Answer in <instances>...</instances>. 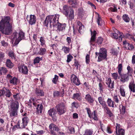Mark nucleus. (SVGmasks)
Here are the masks:
<instances>
[{
  "instance_id": "20",
  "label": "nucleus",
  "mask_w": 135,
  "mask_h": 135,
  "mask_svg": "<svg viewBox=\"0 0 135 135\" xmlns=\"http://www.w3.org/2000/svg\"><path fill=\"white\" fill-rule=\"evenodd\" d=\"M50 130L58 132L60 130L59 128L54 124H51L49 126Z\"/></svg>"
},
{
  "instance_id": "64",
  "label": "nucleus",
  "mask_w": 135,
  "mask_h": 135,
  "mask_svg": "<svg viewBox=\"0 0 135 135\" xmlns=\"http://www.w3.org/2000/svg\"><path fill=\"white\" fill-rule=\"evenodd\" d=\"M132 62L133 64H135V55H133L132 56Z\"/></svg>"
},
{
  "instance_id": "10",
  "label": "nucleus",
  "mask_w": 135,
  "mask_h": 135,
  "mask_svg": "<svg viewBox=\"0 0 135 135\" xmlns=\"http://www.w3.org/2000/svg\"><path fill=\"white\" fill-rule=\"evenodd\" d=\"M114 32H115L111 33L112 37L116 39H119L120 41H122L123 37L124 36L123 33L122 32H120L119 31L116 30L114 31Z\"/></svg>"
},
{
  "instance_id": "49",
  "label": "nucleus",
  "mask_w": 135,
  "mask_h": 135,
  "mask_svg": "<svg viewBox=\"0 0 135 135\" xmlns=\"http://www.w3.org/2000/svg\"><path fill=\"white\" fill-rule=\"evenodd\" d=\"M54 96L59 97L60 96V93L58 91H55L53 93Z\"/></svg>"
},
{
  "instance_id": "37",
  "label": "nucleus",
  "mask_w": 135,
  "mask_h": 135,
  "mask_svg": "<svg viewBox=\"0 0 135 135\" xmlns=\"http://www.w3.org/2000/svg\"><path fill=\"white\" fill-rule=\"evenodd\" d=\"M98 16L97 19V22L99 26H101L103 24V22L100 17L99 16L98 14Z\"/></svg>"
},
{
  "instance_id": "12",
  "label": "nucleus",
  "mask_w": 135,
  "mask_h": 135,
  "mask_svg": "<svg viewBox=\"0 0 135 135\" xmlns=\"http://www.w3.org/2000/svg\"><path fill=\"white\" fill-rule=\"evenodd\" d=\"M63 13L67 17L68 16L69 12L73 10L70 6L67 5H65L63 7Z\"/></svg>"
},
{
  "instance_id": "34",
  "label": "nucleus",
  "mask_w": 135,
  "mask_h": 135,
  "mask_svg": "<svg viewBox=\"0 0 135 135\" xmlns=\"http://www.w3.org/2000/svg\"><path fill=\"white\" fill-rule=\"evenodd\" d=\"M125 47L129 50H132L134 48V46L132 45L129 44V43H127Z\"/></svg>"
},
{
  "instance_id": "44",
  "label": "nucleus",
  "mask_w": 135,
  "mask_h": 135,
  "mask_svg": "<svg viewBox=\"0 0 135 135\" xmlns=\"http://www.w3.org/2000/svg\"><path fill=\"white\" fill-rule=\"evenodd\" d=\"M118 135H124V130L120 128L118 130Z\"/></svg>"
},
{
  "instance_id": "45",
  "label": "nucleus",
  "mask_w": 135,
  "mask_h": 135,
  "mask_svg": "<svg viewBox=\"0 0 135 135\" xmlns=\"http://www.w3.org/2000/svg\"><path fill=\"white\" fill-rule=\"evenodd\" d=\"M58 76H57L56 75H55L54 78L52 80V81L53 83L56 84L57 83V81L58 80Z\"/></svg>"
},
{
  "instance_id": "6",
  "label": "nucleus",
  "mask_w": 135,
  "mask_h": 135,
  "mask_svg": "<svg viewBox=\"0 0 135 135\" xmlns=\"http://www.w3.org/2000/svg\"><path fill=\"white\" fill-rule=\"evenodd\" d=\"M95 54L96 58L97 57V55H99L98 57V60L99 62L101 61L103 59H105L107 55V51L105 49L103 48L100 49L99 52L98 53L96 52Z\"/></svg>"
},
{
  "instance_id": "52",
  "label": "nucleus",
  "mask_w": 135,
  "mask_h": 135,
  "mask_svg": "<svg viewBox=\"0 0 135 135\" xmlns=\"http://www.w3.org/2000/svg\"><path fill=\"white\" fill-rule=\"evenodd\" d=\"M103 40V39L102 37H98L97 40V42L98 45L101 44H102Z\"/></svg>"
},
{
  "instance_id": "36",
  "label": "nucleus",
  "mask_w": 135,
  "mask_h": 135,
  "mask_svg": "<svg viewBox=\"0 0 135 135\" xmlns=\"http://www.w3.org/2000/svg\"><path fill=\"white\" fill-rule=\"evenodd\" d=\"M93 131L90 129H86L83 135H92Z\"/></svg>"
},
{
  "instance_id": "48",
  "label": "nucleus",
  "mask_w": 135,
  "mask_h": 135,
  "mask_svg": "<svg viewBox=\"0 0 135 135\" xmlns=\"http://www.w3.org/2000/svg\"><path fill=\"white\" fill-rule=\"evenodd\" d=\"M85 109L87 110V113L89 117L90 118H92L91 113V111L90 109L88 108H86Z\"/></svg>"
},
{
  "instance_id": "31",
  "label": "nucleus",
  "mask_w": 135,
  "mask_h": 135,
  "mask_svg": "<svg viewBox=\"0 0 135 135\" xmlns=\"http://www.w3.org/2000/svg\"><path fill=\"white\" fill-rule=\"evenodd\" d=\"M73 98L80 100H81V98L78 93H76L73 94Z\"/></svg>"
},
{
  "instance_id": "32",
  "label": "nucleus",
  "mask_w": 135,
  "mask_h": 135,
  "mask_svg": "<svg viewBox=\"0 0 135 135\" xmlns=\"http://www.w3.org/2000/svg\"><path fill=\"white\" fill-rule=\"evenodd\" d=\"M119 109L120 113L122 114H124L125 112V107L122 105H120Z\"/></svg>"
},
{
  "instance_id": "55",
  "label": "nucleus",
  "mask_w": 135,
  "mask_h": 135,
  "mask_svg": "<svg viewBox=\"0 0 135 135\" xmlns=\"http://www.w3.org/2000/svg\"><path fill=\"white\" fill-rule=\"evenodd\" d=\"M117 10V8L115 7H114V8L111 7L108 9L109 11H112L113 12H116Z\"/></svg>"
},
{
  "instance_id": "29",
  "label": "nucleus",
  "mask_w": 135,
  "mask_h": 135,
  "mask_svg": "<svg viewBox=\"0 0 135 135\" xmlns=\"http://www.w3.org/2000/svg\"><path fill=\"white\" fill-rule=\"evenodd\" d=\"M122 18L124 21L126 22H129L130 21V18L128 15L127 14H124Z\"/></svg>"
},
{
  "instance_id": "18",
  "label": "nucleus",
  "mask_w": 135,
  "mask_h": 135,
  "mask_svg": "<svg viewBox=\"0 0 135 135\" xmlns=\"http://www.w3.org/2000/svg\"><path fill=\"white\" fill-rule=\"evenodd\" d=\"M85 99L89 103H92L94 101L93 98L89 94H87L85 95Z\"/></svg>"
},
{
  "instance_id": "35",
  "label": "nucleus",
  "mask_w": 135,
  "mask_h": 135,
  "mask_svg": "<svg viewBox=\"0 0 135 135\" xmlns=\"http://www.w3.org/2000/svg\"><path fill=\"white\" fill-rule=\"evenodd\" d=\"M119 90L121 95L123 97L125 96V93L124 89L123 88L122 86L119 87Z\"/></svg>"
},
{
  "instance_id": "9",
  "label": "nucleus",
  "mask_w": 135,
  "mask_h": 135,
  "mask_svg": "<svg viewBox=\"0 0 135 135\" xmlns=\"http://www.w3.org/2000/svg\"><path fill=\"white\" fill-rule=\"evenodd\" d=\"M12 94L10 90L7 88H4L2 90H0V96H5L8 98H10Z\"/></svg>"
},
{
  "instance_id": "5",
  "label": "nucleus",
  "mask_w": 135,
  "mask_h": 135,
  "mask_svg": "<svg viewBox=\"0 0 135 135\" xmlns=\"http://www.w3.org/2000/svg\"><path fill=\"white\" fill-rule=\"evenodd\" d=\"M57 112L59 115L63 114L65 113L66 111V107L65 104L63 102L58 104L56 106Z\"/></svg>"
},
{
  "instance_id": "13",
  "label": "nucleus",
  "mask_w": 135,
  "mask_h": 135,
  "mask_svg": "<svg viewBox=\"0 0 135 135\" xmlns=\"http://www.w3.org/2000/svg\"><path fill=\"white\" fill-rule=\"evenodd\" d=\"M71 80L76 85H79L80 84L79 80L76 76L74 74L71 75Z\"/></svg>"
},
{
  "instance_id": "21",
  "label": "nucleus",
  "mask_w": 135,
  "mask_h": 135,
  "mask_svg": "<svg viewBox=\"0 0 135 135\" xmlns=\"http://www.w3.org/2000/svg\"><path fill=\"white\" fill-rule=\"evenodd\" d=\"M77 24V27L79 28V31L80 33H81L83 31L82 28H83L84 26L82 25L81 23L79 21H78Z\"/></svg>"
},
{
  "instance_id": "47",
  "label": "nucleus",
  "mask_w": 135,
  "mask_h": 135,
  "mask_svg": "<svg viewBox=\"0 0 135 135\" xmlns=\"http://www.w3.org/2000/svg\"><path fill=\"white\" fill-rule=\"evenodd\" d=\"M40 41L41 42V45L42 46H43L45 44V41L43 37H41Z\"/></svg>"
},
{
  "instance_id": "59",
  "label": "nucleus",
  "mask_w": 135,
  "mask_h": 135,
  "mask_svg": "<svg viewBox=\"0 0 135 135\" xmlns=\"http://www.w3.org/2000/svg\"><path fill=\"white\" fill-rule=\"evenodd\" d=\"M9 56L11 57L12 59H15L14 55L13 52L12 51H10L9 54Z\"/></svg>"
},
{
  "instance_id": "41",
  "label": "nucleus",
  "mask_w": 135,
  "mask_h": 135,
  "mask_svg": "<svg viewBox=\"0 0 135 135\" xmlns=\"http://www.w3.org/2000/svg\"><path fill=\"white\" fill-rule=\"evenodd\" d=\"M42 59V58L39 57H37L34 59L33 61V64H35L37 63H39V61Z\"/></svg>"
},
{
  "instance_id": "46",
  "label": "nucleus",
  "mask_w": 135,
  "mask_h": 135,
  "mask_svg": "<svg viewBox=\"0 0 135 135\" xmlns=\"http://www.w3.org/2000/svg\"><path fill=\"white\" fill-rule=\"evenodd\" d=\"M4 54L2 52H0V62L2 61L4 59Z\"/></svg>"
},
{
  "instance_id": "61",
  "label": "nucleus",
  "mask_w": 135,
  "mask_h": 135,
  "mask_svg": "<svg viewBox=\"0 0 135 135\" xmlns=\"http://www.w3.org/2000/svg\"><path fill=\"white\" fill-rule=\"evenodd\" d=\"M133 36L129 33H127L125 35V37L129 39H131Z\"/></svg>"
},
{
  "instance_id": "19",
  "label": "nucleus",
  "mask_w": 135,
  "mask_h": 135,
  "mask_svg": "<svg viewBox=\"0 0 135 135\" xmlns=\"http://www.w3.org/2000/svg\"><path fill=\"white\" fill-rule=\"evenodd\" d=\"M35 94L36 96H42L44 95V93L43 91L37 88L36 90Z\"/></svg>"
},
{
  "instance_id": "56",
  "label": "nucleus",
  "mask_w": 135,
  "mask_h": 135,
  "mask_svg": "<svg viewBox=\"0 0 135 135\" xmlns=\"http://www.w3.org/2000/svg\"><path fill=\"white\" fill-rule=\"evenodd\" d=\"M112 76L114 79L116 80L118 77V73H113L112 74Z\"/></svg>"
},
{
  "instance_id": "53",
  "label": "nucleus",
  "mask_w": 135,
  "mask_h": 135,
  "mask_svg": "<svg viewBox=\"0 0 135 135\" xmlns=\"http://www.w3.org/2000/svg\"><path fill=\"white\" fill-rule=\"evenodd\" d=\"M73 58V56L71 55H68L67 59V62H69L71 60V59Z\"/></svg>"
},
{
  "instance_id": "8",
  "label": "nucleus",
  "mask_w": 135,
  "mask_h": 135,
  "mask_svg": "<svg viewBox=\"0 0 135 135\" xmlns=\"http://www.w3.org/2000/svg\"><path fill=\"white\" fill-rule=\"evenodd\" d=\"M28 118L25 116L22 119V121H18V125L19 128H25L27 125L29 121Z\"/></svg>"
},
{
  "instance_id": "17",
  "label": "nucleus",
  "mask_w": 135,
  "mask_h": 135,
  "mask_svg": "<svg viewBox=\"0 0 135 135\" xmlns=\"http://www.w3.org/2000/svg\"><path fill=\"white\" fill-rule=\"evenodd\" d=\"M57 112V111L54 108L50 109L48 111L49 114L52 117H53L55 116Z\"/></svg>"
},
{
  "instance_id": "27",
  "label": "nucleus",
  "mask_w": 135,
  "mask_h": 135,
  "mask_svg": "<svg viewBox=\"0 0 135 135\" xmlns=\"http://www.w3.org/2000/svg\"><path fill=\"white\" fill-rule=\"evenodd\" d=\"M22 73L24 74H27L28 72L27 67L25 66H22L21 67Z\"/></svg>"
},
{
  "instance_id": "4",
  "label": "nucleus",
  "mask_w": 135,
  "mask_h": 135,
  "mask_svg": "<svg viewBox=\"0 0 135 135\" xmlns=\"http://www.w3.org/2000/svg\"><path fill=\"white\" fill-rule=\"evenodd\" d=\"M13 36V40L15 41L14 45H17L20 41L23 38L24 33L22 31H20L19 33L16 32L14 33Z\"/></svg>"
},
{
  "instance_id": "30",
  "label": "nucleus",
  "mask_w": 135,
  "mask_h": 135,
  "mask_svg": "<svg viewBox=\"0 0 135 135\" xmlns=\"http://www.w3.org/2000/svg\"><path fill=\"white\" fill-rule=\"evenodd\" d=\"M92 118L95 120H98V118L97 117V114L95 111H94L91 113Z\"/></svg>"
},
{
  "instance_id": "40",
  "label": "nucleus",
  "mask_w": 135,
  "mask_h": 135,
  "mask_svg": "<svg viewBox=\"0 0 135 135\" xmlns=\"http://www.w3.org/2000/svg\"><path fill=\"white\" fill-rule=\"evenodd\" d=\"M62 50L65 53L67 54L69 52L70 49L69 47L64 46L62 47Z\"/></svg>"
},
{
  "instance_id": "23",
  "label": "nucleus",
  "mask_w": 135,
  "mask_h": 135,
  "mask_svg": "<svg viewBox=\"0 0 135 135\" xmlns=\"http://www.w3.org/2000/svg\"><path fill=\"white\" fill-rule=\"evenodd\" d=\"M18 81V79L14 77L10 79L9 82L11 84H12L13 85H17Z\"/></svg>"
},
{
  "instance_id": "60",
  "label": "nucleus",
  "mask_w": 135,
  "mask_h": 135,
  "mask_svg": "<svg viewBox=\"0 0 135 135\" xmlns=\"http://www.w3.org/2000/svg\"><path fill=\"white\" fill-rule=\"evenodd\" d=\"M68 129L70 131L71 133H74L75 132L74 129L73 127H69Z\"/></svg>"
},
{
  "instance_id": "43",
  "label": "nucleus",
  "mask_w": 135,
  "mask_h": 135,
  "mask_svg": "<svg viewBox=\"0 0 135 135\" xmlns=\"http://www.w3.org/2000/svg\"><path fill=\"white\" fill-rule=\"evenodd\" d=\"M99 103L101 104L102 106L103 107V108L104 109L108 107L106 104L104 100L103 102H101Z\"/></svg>"
},
{
  "instance_id": "62",
  "label": "nucleus",
  "mask_w": 135,
  "mask_h": 135,
  "mask_svg": "<svg viewBox=\"0 0 135 135\" xmlns=\"http://www.w3.org/2000/svg\"><path fill=\"white\" fill-rule=\"evenodd\" d=\"M112 81L111 79L109 78L108 79V81H107V82H106V84L108 85V86H110V84L111 83H112Z\"/></svg>"
},
{
  "instance_id": "58",
  "label": "nucleus",
  "mask_w": 135,
  "mask_h": 135,
  "mask_svg": "<svg viewBox=\"0 0 135 135\" xmlns=\"http://www.w3.org/2000/svg\"><path fill=\"white\" fill-rule=\"evenodd\" d=\"M2 45L4 47H7L8 46L7 43L5 42L4 41H2L1 42Z\"/></svg>"
},
{
  "instance_id": "54",
  "label": "nucleus",
  "mask_w": 135,
  "mask_h": 135,
  "mask_svg": "<svg viewBox=\"0 0 135 135\" xmlns=\"http://www.w3.org/2000/svg\"><path fill=\"white\" fill-rule=\"evenodd\" d=\"M90 62V56L87 54L86 57V64H89Z\"/></svg>"
},
{
  "instance_id": "7",
  "label": "nucleus",
  "mask_w": 135,
  "mask_h": 135,
  "mask_svg": "<svg viewBox=\"0 0 135 135\" xmlns=\"http://www.w3.org/2000/svg\"><path fill=\"white\" fill-rule=\"evenodd\" d=\"M29 102L30 103H32L33 105L35 107L37 112L41 113L43 109V105L41 104H38L37 101H34V99L33 98H31L29 100Z\"/></svg>"
},
{
  "instance_id": "63",
  "label": "nucleus",
  "mask_w": 135,
  "mask_h": 135,
  "mask_svg": "<svg viewBox=\"0 0 135 135\" xmlns=\"http://www.w3.org/2000/svg\"><path fill=\"white\" fill-rule=\"evenodd\" d=\"M74 66L76 67V68L77 69H78V68L79 65V64L78 62L77 61H75L74 62Z\"/></svg>"
},
{
  "instance_id": "33",
  "label": "nucleus",
  "mask_w": 135,
  "mask_h": 135,
  "mask_svg": "<svg viewBox=\"0 0 135 135\" xmlns=\"http://www.w3.org/2000/svg\"><path fill=\"white\" fill-rule=\"evenodd\" d=\"M46 49L45 48H41L40 49V50L38 52V54L40 55H44L46 53Z\"/></svg>"
},
{
  "instance_id": "26",
  "label": "nucleus",
  "mask_w": 135,
  "mask_h": 135,
  "mask_svg": "<svg viewBox=\"0 0 135 135\" xmlns=\"http://www.w3.org/2000/svg\"><path fill=\"white\" fill-rule=\"evenodd\" d=\"M129 87L131 91H132L133 92H135V84L134 83H130L129 84Z\"/></svg>"
},
{
  "instance_id": "38",
  "label": "nucleus",
  "mask_w": 135,
  "mask_h": 135,
  "mask_svg": "<svg viewBox=\"0 0 135 135\" xmlns=\"http://www.w3.org/2000/svg\"><path fill=\"white\" fill-rule=\"evenodd\" d=\"M105 109L107 111L106 113L108 115V116L109 117H111L113 116V113L108 107H107Z\"/></svg>"
},
{
  "instance_id": "24",
  "label": "nucleus",
  "mask_w": 135,
  "mask_h": 135,
  "mask_svg": "<svg viewBox=\"0 0 135 135\" xmlns=\"http://www.w3.org/2000/svg\"><path fill=\"white\" fill-rule=\"evenodd\" d=\"M69 4L73 7H75L77 4L76 0H68Z\"/></svg>"
},
{
  "instance_id": "22",
  "label": "nucleus",
  "mask_w": 135,
  "mask_h": 135,
  "mask_svg": "<svg viewBox=\"0 0 135 135\" xmlns=\"http://www.w3.org/2000/svg\"><path fill=\"white\" fill-rule=\"evenodd\" d=\"M108 105L109 107H114V102L110 98H108L107 101Z\"/></svg>"
},
{
  "instance_id": "28",
  "label": "nucleus",
  "mask_w": 135,
  "mask_h": 135,
  "mask_svg": "<svg viewBox=\"0 0 135 135\" xmlns=\"http://www.w3.org/2000/svg\"><path fill=\"white\" fill-rule=\"evenodd\" d=\"M6 64V66L9 68H12L13 66V64L10 59H8L7 60Z\"/></svg>"
},
{
  "instance_id": "51",
  "label": "nucleus",
  "mask_w": 135,
  "mask_h": 135,
  "mask_svg": "<svg viewBox=\"0 0 135 135\" xmlns=\"http://www.w3.org/2000/svg\"><path fill=\"white\" fill-rule=\"evenodd\" d=\"M71 106L73 108H77L79 106L78 103L75 102H74L72 103Z\"/></svg>"
},
{
  "instance_id": "50",
  "label": "nucleus",
  "mask_w": 135,
  "mask_h": 135,
  "mask_svg": "<svg viewBox=\"0 0 135 135\" xmlns=\"http://www.w3.org/2000/svg\"><path fill=\"white\" fill-rule=\"evenodd\" d=\"M127 69L128 71L127 74H131L133 72V69L131 68L130 66H128Z\"/></svg>"
},
{
  "instance_id": "39",
  "label": "nucleus",
  "mask_w": 135,
  "mask_h": 135,
  "mask_svg": "<svg viewBox=\"0 0 135 135\" xmlns=\"http://www.w3.org/2000/svg\"><path fill=\"white\" fill-rule=\"evenodd\" d=\"M119 96H117L115 95H114L113 97V100L116 103H118L119 101Z\"/></svg>"
},
{
  "instance_id": "42",
  "label": "nucleus",
  "mask_w": 135,
  "mask_h": 135,
  "mask_svg": "<svg viewBox=\"0 0 135 135\" xmlns=\"http://www.w3.org/2000/svg\"><path fill=\"white\" fill-rule=\"evenodd\" d=\"M118 73L119 74H120L121 73L122 71V64H120L118 65Z\"/></svg>"
},
{
  "instance_id": "1",
  "label": "nucleus",
  "mask_w": 135,
  "mask_h": 135,
  "mask_svg": "<svg viewBox=\"0 0 135 135\" xmlns=\"http://www.w3.org/2000/svg\"><path fill=\"white\" fill-rule=\"evenodd\" d=\"M10 19L9 16L4 17L0 22V30L5 35H9L12 31V25L9 22Z\"/></svg>"
},
{
  "instance_id": "57",
  "label": "nucleus",
  "mask_w": 135,
  "mask_h": 135,
  "mask_svg": "<svg viewBox=\"0 0 135 135\" xmlns=\"http://www.w3.org/2000/svg\"><path fill=\"white\" fill-rule=\"evenodd\" d=\"M99 89L100 90V92H103V88L101 83H99Z\"/></svg>"
},
{
  "instance_id": "25",
  "label": "nucleus",
  "mask_w": 135,
  "mask_h": 135,
  "mask_svg": "<svg viewBox=\"0 0 135 135\" xmlns=\"http://www.w3.org/2000/svg\"><path fill=\"white\" fill-rule=\"evenodd\" d=\"M74 15L73 10H71L68 15V19L69 20L72 21L74 19Z\"/></svg>"
},
{
  "instance_id": "14",
  "label": "nucleus",
  "mask_w": 135,
  "mask_h": 135,
  "mask_svg": "<svg viewBox=\"0 0 135 135\" xmlns=\"http://www.w3.org/2000/svg\"><path fill=\"white\" fill-rule=\"evenodd\" d=\"M55 27V28H57V30L59 31L64 30L66 26V25L65 23H59L58 21V23Z\"/></svg>"
},
{
  "instance_id": "16",
  "label": "nucleus",
  "mask_w": 135,
  "mask_h": 135,
  "mask_svg": "<svg viewBox=\"0 0 135 135\" xmlns=\"http://www.w3.org/2000/svg\"><path fill=\"white\" fill-rule=\"evenodd\" d=\"M36 22V17L35 15H30V19L29 20V23L32 25L35 24Z\"/></svg>"
},
{
  "instance_id": "11",
  "label": "nucleus",
  "mask_w": 135,
  "mask_h": 135,
  "mask_svg": "<svg viewBox=\"0 0 135 135\" xmlns=\"http://www.w3.org/2000/svg\"><path fill=\"white\" fill-rule=\"evenodd\" d=\"M121 77L120 80L122 83L127 81L129 79V75L128 74H119Z\"/></svg>"
},
{
  "instance_id": "3",
  "label": "nucleus",
  "mask_w": 135,
  "mask_h": 135,
  "mask_svg": "<svg viewBox=\"0 0 135 135\" xmlns=\"http://www.w3.org/2000/svg\"><path fill=\"white\" fill-rule=\"evenodd\" d=\"M10 115L11 117L16 116L17 115L18 110L19 107L18 102L10 103Z\"/></svg>"
},
{
  "instance_id": "15",
  "label": "nucleus",
  "mask_w": 135,
  "mask_h": 135,
  "mask_svg": "<svg viewBox=\"0 0 135 135\" xmlns=\"http://www.w3.org/2000/svg\"><path fill=\"white\" fill-rule=\"evenodd\" d=\"M91 31V37L89 42L90 45H93V43L95 41L96 39V35L97 34V32L95 31H94L93 33L92 31Z\"/></svg>"
},
{
  "instance_id": "2",
  "label": "nucleus",
  "mask_w": 135,
  "mask_h": 135,
  "mask_svg": "<svg viewBox=\"0 0 135 135\" xmlns=\"http://www.w3.org/2000/svg\"><path fill=\"white\" fill-rule=\"evenodd\" d=\"M59 17V16L58 15L47 16L44 22V24L47 27L49 24L50 27H53L55 28L57 24L58 23Z\"/></svg>"
}]
</instances>
